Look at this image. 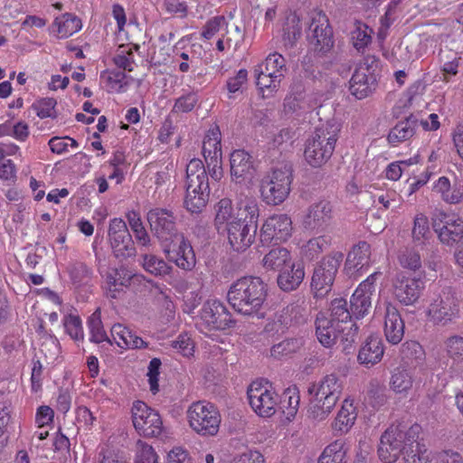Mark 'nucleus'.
<instances>
[{
  "label": "nucleus",
  "mask_w": 463,
  "mask_h": 463,
  "mask_svg": "<svg viewBox=\"0 0 463 463\" xmlns=\"http://www.w3.org/2000/svg\"><path fill=\"white\" fill-rule=\"evenodd\" d=\"M421 427L413 424L406 428L391 425L381 436L378 448L380 459L394 463L400 456L404 463H463V457L453 449L431 451L420 440Z\"/></svg>",
  "instance_id": "nucleus-1"
},
{
  "label": "nucleus",
  "mask_w": 463,
  "mask_h": 463,
  "mask_svg": "<svg viewBox=\"0 0 463 463\" xmlns=\"http://www.w3.org/2000/svg\"><path fill=\"white\" fill-rule=\"evenodd\" d=\"M268 286L259 277L246 276L234 281L227 293L231 307L243 316H253L262 307Z\"/></svg>",
  "instance_id": "nucleus-2"
},
{
  "label": "nucleus",
  "mask_w": 463,
  "mask_h": 463,
  "mask_svg": "<svg viewBox=\"0 0 463 463\" xmlns=\"http://www.w3.org/2000/svg\"><path fill=\"white\" fill-rule=\"evenodd\" d=\"M259 206L256 199L246 197L238 203L235 221L225 229L232 248L244 251L255 240L258 228Z\"/></svg>",
  "instance_id": "nucleus-3"
},
{
  "label": "nucleus",
  "mask_w": 463,
  "mask_h": 463,
  "mask_svg": "<svg viewBox=\"0 0 463 463\" xmlns=\"http://www.w3.org/2000/svg\"><path fill=\"white\" fill-rule=\"evenodd\" d=\"M340 132V124L329 120L317 128L307 140L304 151L306 161L313 167H320L332 156Z\"/></svg>",
  "instance_id": "nucleus-4"
},
{
  "label": "nucleus",
  "mask_w": 463,
  "mask_h": 463,
  "mask_svg": "<svg viewBox=\"0 0 463 463\" xmlns=\"http://www.w3.org/2000/svg\"><path fill=\"white\" fill-rule=\"evenodd\" d=\"M184 206L192 213H201L210 195L208 175L202 160L192 159L186 166Z\"/></svg>",
  "instance_id": "nucleus-5"
},
{
  "label": "nucleus",
  "mask_w": 463,
  "mask_h": 463,
  "mask_svg": "<svg viewBox=\"0 0 463 463\" xmlns=\"http://www.w3.org/2000/svg\"><path fill=\"white\" fill-rule=\"evenodd\" d=\"M460 300L450 287H444L433 293L427 315L437 326H448L459 317Z\"/></svg>",
  "instance_id": "nucleus-6"
},
{
  "label": "nucleus",
  "mask_w": 463,
  "mask_h": 463,
  "mask_svg": "<svg viewBox=\"0 0 463 463\" xmlns=\"http://www.w3.org/2000/svg\"><path fill=\"white\" fill-rule=\"evenodd\" d=\"M292 180V168L288 165L275 168L267 174L260 181L263 201L271 205L283 203L290 193Z\"/></svg>",
  "instance_id": "nucleus-7"
},
{
  "label": "nucleus",
  "mask_w": 463,
  "mask_h": 463,
  "mask_svg": "<svg viewBox=\"0 0 463 463\" xmlns=\"http://www.w3.org/2000/svg\"><path fill=\"white\" fill-rule=\"evenodd\" d=\"M343 259L342 252L334 251L317 263L311 279V289L315 298H325L331 291Z\"/></svg>",
  "instance_id": "nucleus-8"
},
{
  "label": "nucleus",
  "mask_w": 463,
  "mask_h": 463,
  "mask_svg": "<svg viewBox=\"0 0 463 463\" xmlns=\"http://www.w3.org/2000/svg\"><path fill=\"white\" fill-rule=\"evenodd\" d=\"M378 60L367 55L357 65L349 81V90L358 99H363L373 94L378 85Z\"/></svg>",
  "instance_id": "nucleus-9"
},
{
  "label": "nucleus",
  "mask_w": 463,
  "mask_h": 463,
  "mask_svg": "<svg viewBox=\"0 0 463 463\" xmlns=\"http://www.w3.org/2000/svg\"><path fill=\"white\" fill-rule=\"evenodd\" d=\"M191 428L202 436L217 434L221 423V415L216 407L206 402H194L187 411Z\"/></svg>",
  "instance_id": "nucleus-10"
},
{
  "label": "nucleus",
  "mask_w": 463,
  "mask_h": 463,
  "mask_svg": "<svg viewBox=\"0 0 463 463\" xmlns=\"http://www.w3.org/2000/svg\"><path fill=\"white\" fill-rule=\"evenodd\" d=\"M131 419L137 432L145 438L158 437L163 431V421L159 413L144 402L136 401L131 408Z\"/></svg>",
  "instance_id": "nucleus-11"
},
{
  "label": "nucleus",
  "mask_w": 463,
  "mask_h": 463,
  "mask_svg": "<svg viewBox=\"0 0 463 463\" xmlns=\"http://www.w3.org/2000/svg\"><path fill=\"white\" fill-rule=\"evenodd\" d=\"M176 215L167 208L155 207L146 213V220L153 235L162 243L168 242L182 233L178 232Z\"/></svg>",
  "instance_id": "nucleus-12"
},
{
  "label": "nucleus",
  "mask_w": 463,
  "mask_h": 463,
  "mask_svg": "<svg viewBox=\"0 0 463 463\" xmlns=\"http://www.w3.org/2000/svg\"><path fill=\"white\" fill-rule=\"evenodd\" d=\"M307 38L314 52L320 55L326 54L333 48V30L326 15L322 12L311 13Z\"/></svg>",
  "instance_id": "nucleus-13"
},
{
  "label": "nucleus",
  "mask_w": 463,
  "mask_h": 463,
  "mask_svg": "<svg viewBox=\"0 0 463 463\" xmlns=\"http://www.w3.org/2000/svg\"><path fill=\"white\" fill-rule=\"evenodd\" d=\"M247 395L250 407L260 417H270L276 412L278 394L268 383L253 382L248 388Z\"/></svg>",
  "instance_id": "nucleus-14"
},
{
  "label": "nucleus",
  "mask_w": 463,
  "mask_h": 463,
  "mask_svg": "<svg viewBox=\"0 0 463 463\" xmlns=\"http://www.w3.org/2000/svg\"><path fill=\"white\" fill-rule=\"evenodd\" d=\"M108 236L116 258L125 260L136 256L134 241L122 219L114 218L110 221Z\"/></svg>",
  "instance_id": "nucleus-15"
},
{
  "label": "nucleus",
  "mask_w": 463,
  "mask_h": 463,
  "mask_svg": "<svg viewBox=\"0 0 463 463\" xmlns=\"http://www.w3.org/2000/svg\"><path fill=\"white\" fill-rule=\"evenodd\" d=\"M394 298L404 306H413L420 298L425 281L421 278L407 277L403 273H398L392 282Z\"/></svg>",
  "instance_id": "nucleus-16"
},
{
  "label": "nucleus",
  "mask_w": 463,
  "mask_h": 463,
  "mask_svg": "<svg viewBox=\"0 0 463 463\" xmlns=\"http://www.w3.org/2000/svg\"><path fill=\"white\" fill-rule=\"evenodd\" d=\"M168 242L163 249L166 259L183 270H192L196 265V257L190 241L181 234Z\"/></svg>",
  "instance_id": "nucleus-17"
},
{
  "label": "nucleus",
  "mask_w": 463,
  "mask_h": 463,
  "mask_svg": "<svg viewBox=\"0 0 463 463\" xmlns=\"http://www.w3.org/2000/svg\"><path fill=\"white\" fill-rule=\"evenodd\" d=\"M292 233L291 219L284 213L269 216L260 229V241L271 242L272 241H286Z\"/></svg>",
  "instance_id": "nucleus-18"
},
{
  "label": "nucleus",
  "mask_w": 463,
  "mask_h": 463,
  "mask_svg": "<svg viewBox=\"0 0 463 463\" xmlns=\"http://www.w3.org/2000/svg\"><path fill=\"white\" fill-rule=\"evenodd\" d=\"M201 319L210 329L216 330H224L234 324L226 307L217 299H209L203 304Z\"/></svg>",
  "instance_id": "nucleus-19"
},
{
  "label": "nucleus",
  "mask_w": 463,
  "mask_h": 463,
  "mask_svg": "<svg viewBox=\"0 0 463 463\" xmlns=\"http://www.w3.org/2000/svg\"><path fill=\"white\" fill-rule=\"evenodd\" d=\"M254 160L250 154L243 149H236L230 156V172L232 180L236 184L250 181L255 175Z\"/></svg>",
  "instance_id": "nucleus-20"
},
{
  "label": "nucleus",
  "mask_w": 463,
  "mask_h": 463,
  "mask_svg": "<svg viewBox=\"0 0 463 463\" xmlns=\"http://www.w3.org/2000/svg\"><path fill=\"white\" fill-rule=\"evenodd\" d=\"M327 320L335 322L339 326L347 328L345 338L347 342H354L358 333V326L352 322V311L347 307V301L344 298H335L331 302Z\"/></svg>",
  "instance_id": "nucleus-21"
},
{
  "label": "nucleus",
  "mask_w": 463,
  "mask_h": 463,
  "mask_svg": "<svg viewBox=\"0 0 463 463\" xmlns=\"http://www.w3.org/2000/svg\"><path fill=\"white\" fill-rule=\"evenodd\" d=\"M332 218V206L328 201L322 200L311 204L303 219L306 230L321 232Z\"/></svg>",
  "instance_id": "nucleus-22"
},
{
  "label": "nucleus",
  "mask_w": 463,
  "mask_h": 463,
  "mask_svg": "<svg viewBox=\"0 0 463 463\" xmlns=\"http://www.w3.org/2000/svg\"><path fill=\"white\" fill-rule=\"evenodd\" d=\"M411 240L415 248L433 253L434 237L430 229L429 219L424 213H417L414 217Z\"/></svg>",
  "instance_id": "nucleus-23"
},
{
  "label": "nucleus",
  "mask_w": 463,
  "mask_h": 463,
  "mask_svg": "<svg viewBox=\"0 0 463 463\" xmlns=\"http://www.w3.org/2000/svg\"><path fill=\"white\" fill-rule=\"evenodd\" d=\"M345 332H347L346 327L339 326L335 322H330L323 314L317 316L316 319V334L318 341L324 346H333L338 338L347 342L345 338Z\"/></svg>",
  "instance_id": "nucleus-24"
},
{
  "label": "nucleus",
  "mask_w": 463,
  "mask_h": 463,
  "mask_svg": "<svg viewBox=\"0 0 463 463\" xmlns=\"http://www.w3.org/2000/svg\"><path fill=\"white\" fill-rule=\"evenodd\" d=\"M142 276L131 274L126 268L109 269L106 274L107 295L116 298L124 288L129 287L132 280L140 281Z\"/></svg>",
  "instance_id": "nucleus-25"
},
{
  "label": "nucleus",
  "mask_w": 463,
  "mask_h": 463,
  "mask_svg": "<svg viewBox=\"0 0 463 463\" xmlns=\"http://www.w3.org/2000/svg\"><path fill=\"white\" fill-rule=\"evenodd\" d=\"M371 247L365 241H361L349 251L345 269L349 277L362 275V270L370 263Z\"/></svg>",
  "instance_id": "nucleus-26"
},
{
  "label": "nucleus",
  "mask_w": 463,
  "mask_h": 463,
  "mask_svg": "<svg viewBox=\"0 0 463 463\" xmlns=\"http://www.w3.org/2000/svg\"><path fill=\"white\" fill-rule=\"evenodd\" d=\"M384 335L392 345L399 344L404 335V322L396 307L391 303L385 306Z\"/></svg>",
  "instance_id": "nucleus-27"
},
{
  "label": "nucleus",
  "mask_w": 463,
  "mask_h": 463,
  "mask_svg": "<svg viewBox=\"0 0 463 463\" xmlns=\"http://www.w3.org/2000/svg\"><path fill=\"white\" fill-rule=\"evenodd\" d=\"M313 108L311 97L306 93L301 80H296L290 88V92L284 99L286 113H297Z\"/></svg>",
  "instance_id": "nucleus-28"
},
{
  "label": "nucleus",
  "mask_w": 463,
  "mask_h": 463,
  "mask_svg": "<svg viewBox=\"0 0 463 463\" xmlns=\"http://www.w3.org/2000/svg\"><path fill=\"white\" fill-rule=\"evenodd\" d=\"M384 349L382 339L378 335H370L361 346L357 360L367 368L378 364L383 356Z\"/></svg>",
  "instance_id": "nucleus-29"
},
{
  "label": "nucleus",
  "mask_w": 463,
  "mask_h": 463,
  "mask_svg": "<svg viewBox=\"0 0 463 463\" xmlns=\"http://www.w3.org/2000/svg\"><path fill=\"white\" fill-rule=\"evenodd\" d=\"M343 381L335 373H330L324 376L317 385H314L312 392L315 391V395L328 401L337 402L343 391Z\"/></svg>",
  "instance_id": "nucleus-30"
},
{
  "label": "nucleus",
  "mask_w": 463,
  "mask_h": 463,
  "mask_svg": "<svg viewBox=\"0 0 463 463\" xmlns=\"http://www.w3.org/2000/svg\"><path fill=\"white\" fill-rule=\"evenodd\" d=\"M433 192L438 194L440 199L448 204H459L463 202V191L459 184H451L447 176H440L433 184Z\"/></svg>",
  "instance_id": "nucleus-31"
},
{
  "label": "nucleus",
  "mask_w": 463,
  "mask_h": 463,
  "mask_svg": "<svg viewBox=\"0 0 463 463\" xmlns=\"http://www.w3.org/2000/svg\"><path fill=\"white\" fill-rule=\"evenodd\" d=\"M305 278L304 267L300 263L291 262L287 268L279 271L278 285L283 291L297 289Z\"/></svg>",
  "instance_id": "nucleus-32"
},
{
  "label": "nucleus",
  "mask_w": 463,
  "mask_h": 463,
  "mask_svg": "<svg viewBox=\"0 0 463 463\" xmlns=\"http://www.w3.org/2000/svg\"><path fill=\"white\" fill-rule=\"evenodd\" d=\"M419 127V120L416 116L410 115L403 120L399 121L389 132L388 141L392 146L404 142L414 136Z\"/></svg>",
  "instance_id": "nucleus-33"
},
{
  "label": "nucleus",
  "mask_w": 463,
  "mask_h": 463,
  "mask_svg": "<svg viewBox=\"0 0 463 463\" xmlns=\"http://www.w3.org/2000/svg\"><path fill=\"white\" fill-rule=\"evenodd\" d=\"M292 262L290 251L284 247L270 249L261 260L262 267L266 270L279 272Z\"/></svg>",
  "instance_id": "nucleus-34"
},
{
  "label": "nucleus",
  "mask_w": 463,
  "mask_h": 463,
  "mask_svg": "<svg viewBox=\"0 0 463 463\" xmlns=\"http://www.w3.org/2000/svg\"><path fill=\"white\" fill-rule=\"evenodd\" d=\"M356 418L357 412L354 406V401L345 399L332 424V428L340 433H346L354 424Z\"/></svg>",
  "instance_id": "nucleus-35"
},
{
  "label": "nucleus",
  "mask_w": 463,
  "mask_h": 463,
  "mask_svg": "<svg viewBox=\"0 0 463 463\" xmlns=\"http://www.w3.org/2000/svg\"><path fill=\"white\" fill-rule=\"evenodd\" d=\"M435 232L442 244L453 246L463 238V219L460 217L453 219L451 222L442 225Z\"/></svg>",
  "instance_id": "nucleus-36"
},
{
  "label": "nucleus",
  "mask_w": 463,
  "mask_h": 463,
  "mask_svg": "<svg viewBox=\"0 0 463 463\" xmlns=\"http://www.w3.org/2000/svg\"><path fill=\"white\" fill-rule=\"evenodd\" d=\"M143 269L155 277H165L173 271V267L162 258L152 254L143 253L139 260Z\"/></svg>",
  "instance_id": "nucleus-37"
},
{
  "label": "nucleus",
  "mask_w": 463,
  "mask_h": 463,
  "mask_svg": "<svg viewBox=\"0 0 463 463\" xmlns=\"http://www.w3.org/2000/svg\"><path fill=\"white\" fill-rule=\"evenodd\" d=\"M348 447L342 439L327 445L318 458V463H347Z\"/></svg>",
  "instance_id": "nucleus-38"
},
{
  "label": "nucleus",
  "mask_w": 463,
  "mask_h": 463,
  "mask_svg": "<svg viewBox=\"0 0 463 463\" xmlns=\"http://www.w3.org/2000/svg\"><path fill=\"white\" fill-rule=\"evenodd\" d=\"M443 350L451 362L450 368L463 365V336L454 335L446 338L443 342Z\"/></svg>",
  "instance_id": "nucleus-39"
},
{
  "label": "nucleus",
  "mask_w": 463,
  "mask_h": 463,
  "mask_svg": "<svg viewBox=\"0 0 463 463\" xmlns=\"http://www.w3.org/2000/svg\"><path fill=\"white\" fill-rule=\"evenodd\" d=\"M202 149L205 161L222 158L221 132L217 127L211 128L207 132Z\"/></svg>",
  "instance_id": "nucleus-40"
},
{
  "label": "nucleus",
  "mask_w": 463,
  "mask_h": 463,
  "mask_svg": "<svg viewBox=\"0 0 463 463\" xmlns=\"http://www.w3.org/2000/svg\"><path fill=\"white\" fill-rule=\"evenodd\" d=\"M373 293L357 288L351 297L350 309L356 318L364 317L371 308Z\"/></svg>",
  "instance_id": "nucleus-41"
},
{
  "label": "nucleus",
  "mask_w": 463,
  "mask_h": 463,
  "mask_svg": "<svg viewBox=\"0 0 463 463\" xmlns=\"http://www.w3.org/2000/svg\"><path fill=\"white\" fill-rule=\"evenodd\" d=\"M127 219L134 233L137 243L141 248L148 249L152 245V240L144 227L139 213L135 211L128 212Z\"/></svg>",
  "instance_id": "nucleus-42"
},
{
  "label": "nucleus",
  "mask_w": 463,
  "mask_h": 463,
  "mask_svg": "<svg viewBox=\"0 0 463 463\" xmlns=\"http://www.w3.org/2000/svg\"><path fill=\"white\" fill-rule=\"evenodd\" d=\"M256 84L262 92L263 97L272 94L279 88L280 81L284 78V74L269 75L263 71L262 66L255 69Z\"/></svg>",
  "instance_id": "nucleus-43"
},
{
  "label": "nucleus",
  "mask_w": 463,
  "mask_h": 463,
  "mask_svg": "<svg viewBox=\"0 0 463 463\" xmlns=\"http://www.w3.org/2000/svg\"><path fill=\"white\" fill-rule=\"evenodd\" d=\"M336 402L315 395L314 400L309 404L307 417L313 421L321 422L329 416Z\"/></svg>",
  "instance_id": "nucleus-44"
},
{
  "label": "nucleus",
  "mask_w": 463,
  "mask_h": 463,
  "mask_svg": "<svg viewBox=\"0 0 463 463\" xmlns=\"http://www.w3.org/2000/svg\"><path fill=\"white\" fill-rule=\"evenodd\" d=\"M299 400V392L297 388H288L279 398L278 397L277 407L282 411L288 419H290L293 418L298 411Z\"/></svg>",
  "instance_id": "nucleus-45"
},
{
  "label": "nucleus",
  "mask_w": 463,
  "mask_h": 463,
  "mask_svg": "<svg viewBox=\"0 0 463 463\" xmlns=\"http://www.w3.org/2000/svg\"><path fill=\"white\" fill-rule=\"evenodd\" d=\"M53 25L61 38H67L81 28V21L76 15L66 13L54 20Z\"/></svg>",
  "instance_id": "nucleus-46"
},
{
  "label": "nucleus",
  "mask_w": 463,
  "mask_h": 463,
  "mask_svg": "<svg viewBox=\"0 0 463 463\" xmlns=\"http://www.w3.org/2000/svg\"><path fill=\"white\" fill-rule=\"evenodd\" d=\"M303 345L304 340L301 337L286 338L272 345L270 354L276 359H281L297 353Z\"/></svg>",
  "instance_id": "nucleus-47"
},
{
  "label": "nucleus",
  "mask_w": 463,
  "mask_h": 463,
  "mask_svg": "<svg viewBox=\"0 0 463 463\" xmlns=\"http://www.w3.org/2000/svg\"><path fill=\"white\" fill-rule=\"evenodd\" d=\"M216 215L214 219L215 226L218 232L225 231L229 227V223L235 221V217L232 213V201L224 198L222 199L215 206Z\"/></svg>",
  "instance_id": "nucleus-48"
},
{
  "label": "nucleus",
  "mask_w": 463,
  "mask_h": 463,
  "mask_svg": "<svg viewBox=\"0 0 463 463\" xmlns=\"http://www.w3.org/2000/svg\"><path fill=\"white\" fill-rule=\"evenodd\" d=\"M302 34V26L300 24V17L292 13L287 17L286 25L284 28L283 40L285 45L293 46Z\"/></svg>",
  "instance_id": "nucleus-49"
},
{
  "label": "nucleus",
  "mask_w": 463,
  "mask_h": 463,
  "mask_svg": "<svg viewBox=\"0 0 463 463\" xmlns=\"http://www.w3.org/2000/svg\"><path fill=\"white\" fill-rule=\"evenodd\" d=\"M67 271L71 282L77 288L88 285L91 279V271L83 262L70 263Z\"/></svg>",
  "instance_id": "nucleus-50"
},
{
  "label": "nucleus",
  "mask_w": 463,
  "mask_h": 463,
  "mask_svg": "<svg viewBox=\"0 0 463 463\" xmlns=\"http://www.w3.org/2000/svg\"><path fill=\"white\" fill-rule=\"evenodd\" d=\"M413 383L411 373L405 369L396 368L391 377V389L396 393L407 392Z\"/></svg>",
  "instance_id": "nucleus-51"
},
{
  "label": "nucleus",
  "mask_w": 463,
  "mask_h": 463,
  "mask_svg": "<svg viewBox=\"0 0 463 463\" xmlns=\"http://www.w3.org/2000/svg\"><path fill=\"white\" fill-rule=\"evenodd\" d=\"M88 326L90 333V341L94 343H101L107 341L111 344L108 337L101 321L100 309L97 308L88 319Z\"/></svg>",
  "instance_id": "nucleus-52"
},
{
  "label": "nucleus",
  "mask_w": 463,
  "mask_h": 463,
  "mask_svg": "<svg viewBox=\"0 0 463 463\" xmlns=\"http://www.w3.org/2000/svg\"><path fill=\"white\" fill-rule=\"evenodd\" d=\"M400 265L411 271H417L422 266L420 255L414 248H406L398 256Z\"/></svg>",
  "instance_id": "nucleus-53"
},
{
  "label": "nucleus",
  "mask_w": 463,
  "mask_h": 463,
  "mask_svg": "<svg viewBox=\"0 0 463 463\" xmlns=\"http://www.w3.org/2000/svg\"><path fill=\"white\" fill-rule=\"evenodd\" d=\"M366 392L368 400L373 407H381L387 401L386 388L376 379L369 382Z\"/></svg>",
  "instance_id": "nucleus-54"
},
{
  "label": "nucleus",
  "mask_w": 463,
  "mask_h": 463,
  "mask_svg": "<svg viewBox=\"0 0 463 463\" xmlns=\"http://www.w3.org/2000/svg\"><path fill=\"white\" fill-rule=\"evenodd\" d=\"M101 78L106 80L110 91L123 92L128 84L126 73L118 70L104 71Z\"/></svg>",
  "instance_id": "nucleus-55"
},
{
  "label": "nucleus",
  "mask_w": 463,
  "mask_h": 463,
  "mask_svg": "<svg viewBox=\"0 0 463 463\" xmlns=\"http://www.w3.org/2000/svg\"><path fill=\"white\" fill-rule=\"evenodd\" d=\"M372 30L364 24L357 23L355 28L351 33V39L354 47L360 51L367 46L372 40Z\"/></svg>",
  "instance_id": "nucleus-56"
},
{
  "label": "nucleus",
  "mask_w": 463,
  "mask_h": 463,
  "mask_svg": "<svg viewBox=\"0 0 463 463\" xmlns=\"http://www.w3.org/2000/svg\"><path fill=\"white\" fill-rule=\"evenodd\" d=\"M248 81V71L245 69H241L235 76L227 80L226 89L229 93V99H233L234 94L242 93Z\"/></svg>",
  "instance_id": "nucleus-57"
},
{
  "label": "nucleus",
  "mask_w": 463,
  "mask_h": 463,
  "mask_svg": "<svg viewBox=\"0 0 463 463\" xmlns=\"http://www.w3.org/2000/svg\"><path fill=\"white\" fill-rule=\"evenodd\" d=\"M135 463H157V455L153 447L141 439L136 444Z\"/></svg>",
  "instance_id": "nucleus-58"
},
{
  "label": "nucleus",
  "mask_w": 463,
  "mask_h": 463,
  "mask_svg": "<svg viewBox=\"0 0 463 463\" xmlns=\"http://www.w3.org/2000/svg\"><path fill=\"white\" fill-rule=\"evenodd\" d=\"M57 101L53 98H43L33 104V109L36 111V114L41 118L57 117L55 107Z\"/></svg>",
  "instance_id": "nucleus-59"
},
{
  "label": "nucleus",
  "mask_w": 463,
  "mask_h": 463,
  "mask_svg": "<svg viewBox=\"0 0 463 463\" xmlns=\"http://www.w3.org/2000/svg\"><path fill=\"white\" fill-rule=\"evenodd\" d=\"M260 66H262L263 71L269 75L284 74L285 59L281 54L275 52L269 54Z\"/></svg>",
  "instance_id": "nucleus-60"
},
{
  "label": "nucleus",
  "mask_w": 463,
  "mask_h": 463,
  "mask_svg": "<svg viewBox=\"0 0 463 463\" xmlns=\"http://www.w3.org/2000/svg\"><path fill=\"white\" fill-rule=\"evenodd\" d=\"M63 325L69 335L76 340H83L84 334L81 326V320L78 316L69 315L64 317Z\"/></svg>",
  "instance_id": "nucleus-61"
},
{
  "label": "nucleus",
  "mask_w": 463,
  "mask_h": 463,
  "mask_svg": "<svg viewBox=\"0 0 463 463\" xmlns=\"http://www.w3.org/2000/svg\"><path fill=\"white\" fill-rule=\"evenodd\" d=\"M111 335L119 347L128 348L134 333L121 324H115L111 327Z\"/></svg>",
  "instance_id": "nucleus-62"
},
{
  "label": "nucleus",
  "mask_w": 463,
  "mask_h": 463,
  "mask_svg": "<svg viewBox=\"0 0 463 463\" xmlns=\"http://www.w3.org/2000/svg\"><path fill=\"white\" fill-rule=\"evenodd\" d=\"M198 102V97L194 92H189L178 98L174 105L173 112L186 113L195 107Z\"/></svg>",
  "instance_id": "nucleus-63"
},
{
  "label": "nucleus",
  "mask_w": 463,
  "mask_h": 463,
  "mask_svg": "<svg viewBox=\"0 0 463 463\" xmlns=\"http://www.w3.org/2000/svg\"><path fill=\"white\" fill-rule=\"evenodd\" d=\"M402 354L403 358L415 360L417 363L423 359L424 352L421 345L416 341L405 342L402 345Z\"/></svg>",
  "instance_id": "nucleus-64"
}]
</instances>
